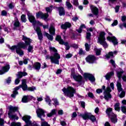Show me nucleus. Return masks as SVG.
Listing matches in <instances>:
<instances>
[{"instance_id": "59", "label": "nucleus", "mask_w": 126, "mask_h": 126, "mask_svg": "<svg viewBox=\"0 0 126 126\" xmlns=\"http://www.w3.org/2000/svg\"><path fill=\"white\" fill-rule=\"evenodd\" d=\"M71 57H72V54H68L66 55V59H70V58H71Z\"/></svg>"}, {"instance_id": "50", "label": "nucleus", "mask_w": 126, "mask_h": 126, "mask_svg": "<svg viewBox=\"0 0 126 126\" xmlns=\"http://www.w3.org/2000/svg\"><path fill=\"white\" fill-rule=\"evenodd\" d=\"M122 74H123V72H117V76L119 79H121V77H122Z\"/></svg>"}, {"instance_id": "19", "label": "nucleus", "mask_w": 126, "mask_h": 126, "mask_svg": "<svg viewBox=\"0 0 126 126\" xmlns=\"http://www.w3.org/2000/svg\"><path fill=\"white\" fill-rule=\"evenodd\" d=\"M107 40L108 41H109L110 42H112L114 45V46H116V45H118V40H117V38H116V37L115 36H108L106 38Z\"/></svg>"}, {"instance_id": "1", "label": "nucleus", "mask_w": 126, "mask_h": 126, "mask_svg": "<svg viewBox=\"0 0 126 126\" xmlns=\"http://www.w3.org/2000/svg\"><path fill=\"white\" fill-rule=\"evenodd\" d=\"M23 40L25 41L24 42H20L17 45H14L10 48L12 52H14L16 50V53L19 55V56H23L24 55V51L21 50V48L23 49H26L27 46H29L27 49L28 53H33V46L30 45L32 40L28 38L27 37L23 35Z\"/></svg>"}, {"instance_id": "48", "label": "nucleus", "mask_w": 126, "mask_h": 126, "mask_svg": "<svg viewBox=\"0 0 126 126\" xmlns=\"http://www.w3.org/2000/svg\"><path fill=\"white\" fill-rule=\"evenodd\" d=\"M8 7L10 9H12V8H14V4L13 3H10L8 5Z\"/></svg>"}, {"instance_id": "38", "label": "nucleus", "mask_w": 126, "mask_h": 126, "mask_svg": "<svg viewBox=\"0 0 126 126\" xmlns=\"http://www.w3.org/2000/svg\"><path fill=\"white\" fill-rule=\"evenodd\" d=\"M10 126H21V123L13 122L11 123Z\"/></svg>"}, {"instance_id": "62", "label": "nucleus", "mask_w": 126, "mask_h": 126, "mask_svg": "<svg viewBox=\"0 0 126 126\" xmlns=\"http://www.w3.org/2000/svg\"><path fill=\"white\" fill-rule=\"evenodd\" d=\"M28 61H29V59H25L24 60V64H27L28 63Z\"/></svg>"}, {"instance_id": "3", "label": "nucleus", "mask_w": 126, "mask_h": 126, "mask_svg": "<svg viewBox=\"0 0 126 126\" xmlns=\"http://www.w3.org/2000/svg\"><path fill=\"white\" fill-rule=\"evenodd\" d=\"M62 91L63 92L65 96L71 98L74 96V94L76 93V90L72 87L69 86L67 88H64Z\"/></svg>"}, {"instance_id": "11", "label": "nucleus", "mask_w": 126, "mask_h": 126, "mask_svg": "<svg viewBox=\"0 0 126 126\" xmlns=\"http://www.w3.org/2000/svg\"><path fill=\"white\" fill-rule=\"evenodd\" d=\"M56 41H58L59 42V44L61 45H64L65 46V50L67 51L69 50V45H68V43H65L63 42V40L62 39V36L60 35H57L56 37Z\"/></svg>"}, {"instance_id": "25", "label": "nucleus", "mask_w": 126, "mask_h": 126, "mask_svg": "<svg viewBox=\"0 0 126 126\" xmlns=\"http://www.w3.org/2000/svg\"><path fill=\"white\" fill-rule=\"evenodd\" d=\"M91 8L92 9L93 13H94V14L95 15H97V14H98V13H99L98 8H97V7H95L94 6L91 5Z\"/></svg>"}, {"instance_id": "10", "label": "nucleus", "mask_w": 126, "mask_h": 126, "mask_svg": "<svg viewBox=\"0 0 126 126\" xmlns=\"http://www.w3.org/2000/svg\"><path fill=\"white\" fill-rule=\"evenodd\" d=\"M110 92H112V90H111L110 87H108L104 92V99H105V100L107 101L110 100V99L112 98V95H111V94H110Z\"/></svg>"}, {"instance_id": "7", "label": "nucleus", "mask_w": 126, "mask_h": 126, "mask_svg": "<svg viewBox=\"0 0 126 126\" xmlns=\"http://www.w3.org/2000/svg\"><path fill=\"white\" fill-rule=\"evenodd\" d=\"M26 82V79H23L22 81V89L24 91H26V90H28L29 91L32 92L36 90V88L34 86L28 88Z\"/></svg>"}, {"instance_id": "31", "label": "nucleus", "mask_w": 126, "mask_h": 126, "mask_svg": "<svg viewBox=\"0 0 126 126\" xmlns=\"http://www.w3.org/2000/svg\"><path fill=\"white\" fill-rule=\"evenodd\" d=\"M66 6L68 9H72V8H73L72 5H71V3L68 1L66 2Z\"/></svg>"}, {"instance_id": "47", "label": "nucleus", "mask_w": 126, "mask_h": 126, "mask_svg": "<svg viewBox=\"0 0 126 126\" xmlns=\"http://www.w3.org/2000/svg\"><path fill=\"white\" fill-rule=\"evenodd\" d=\"M91 37V33L88 32H87L86 38L87 40H90V37Z\"/></svg>"}, {"instance_id": "26", "label": "nucleus", "mask_w": 126, "mask_h": 126, "mask_svg": "<svg viewBox=\"0 0 126 126\" xmlns=\"http://www.w3.org/2000/svg\"><path fill=\"white\" fill-rule=\"evenodd\" d=\"M90 113L85 112L84 114H81L80 116L83 118V120H89L90 117Z\"/></svg>"}, {"instance_id": "61", "label": "nucleus", "mask_w": 126, "mask_h": 126, "mask_svg": "<svg viewBox=\"0 0 126 126\" xmlns=\"http://www.w3.org/2000/svg\"><path fill=\"white\" fill-rule=\"evenodd\" d=\"M115 12H119V10H120V6H116L115 8Z\"/></svg>"}, {"instance_id": "17", "label": "nucleus", "mask_w": 126, "mask_h": 126, "mask_svg": "<svg viewBox=\"0 0 126 126\" xmlns=\"http://www.w3.org/2000/svg\"><path fill=\"white\" fill-rule=\"evenodd\" d=\"M36 17L37 18H39L40 17L42 19H44V20H46L47 17H49V14L47 13H43L41 12L36 13Z\"/></svg>"}, {"instance_id": "41", "label": "nucleus", "mask_w": 126, "mask_h": 126, "mask_svg": "<svg viewBox=\"0 0 126 126\" xmlns=\"http://www.w3.org/2000/svg\"><path fill=\"white\" fill-rule=\"evenodd\" d=\"M17 94H18V92L17 91H13V94H11V97L12 98H15V97H16V95H17Z\"/></svg>"}, {"instance_id": "40", "label": "nucleus", "mask_w": 126, "mask_h": 126, "mask_svg": "<svg viewBox=\"0 0 126 126\" xmlns=\"http://www.w3.org/2000/svg\"><path fill=\"white\" fill-rule=\"evenodd\" d=\"M83 28H85V25H82L80 26V28L78 30V33H81V32H82V29Z\"/></svg>"}, {"instance_id": "21", "label": "nucleus", "mask_w": 126, "mask_h": 126, "mask_svg": "<svg viewBox=\"0 0 126 126\" xmlns=\"http://www.w3.org/2000/svg\"><path fill=\"white\" fill-rule=\"evenodd\" d=\"M55 8H56L57 10L59 11V15L60 16H63V15H64L65 14V11L64 10V9L63 7H55Z\"/></svg>"}, {"instance_id": "46", "label": "nucleus", "mask_w": 126, "mask_h": 126, "mask_svg": "<svg viewBox=\"0 0 126 126\" xmlns=\"http://www.w3.org/2000/svg\"><path fill=\"white\" fill-rule=\"evenodd\" d=\"M121 111L124 113V114H126V107L125 106L121 107Z\"/></svg>"}, {"instance_id": "22", "label": "nucleus", "mask_w": 126, "mask_h": 126, "mask_svg": "<svg viewBox=\"0 0 126 126\" xmlns=\"http://www.w3.org/2000/svg\"><path fill=\"white\" fill-rule=\"evenodd\" d=\"M117 54H118L117 51L110 52L105 56V57L106 59H113Z\"/></svg>"}, {"instance_id": "34", "label": "nucleus", "mask_w": 126, "mask_h": 126, "mask_svg": "<svg viewBox=\"0 0 126 126\" xmlns=\"http://www.w3.org/2000/svg\"><path fill=\"white\" fill-rule=\"evenodd\" d=\"M94 51L96 53V56H100L101 54V51H102V49H97L96 48H94Z\"/></svg>"}, {"instance_id": "54", "label": "nucleus", "mask_w": 126, "mask_h": 126, "mask_svg": "<svg viewBox=\"0 0 126 126\" xmlns=\"http://www.w3.org/2000/svg\"><path fill=\"white\" fill-rule=\"evenodd\" d=\"M73 3L74 5H78V0H73Z\"/></svg>"}, {"instance_id": "53", "label": "nucleus", "mask_w": 126, "mask_h": 126, "mask_svg": "<svg viewBox=\"0 0 126 126\" xmlns=\"http://www.w3.org/2000/svg\"><path fill=\"white\" fill-rule=\"evenodd\" d=\"M112 26H116V25H118V21L117 20H115L114 22L112 24Z\"/></svg>"}, {"instance_id": "63", "label": "nucleus", "mask_w": 126, "mask_h": 126, "mask_svg": "<svg viewBox=\"0 0 126 126\" xmlns=\"http://www.w3.org/2000/svg\"><path fill=\"white\" fill-rule=\"evenodd\" d=\"M79 54L80 55H84V52L83 51V50H82V49H80Z\"/></svg>"}, {"instance_id": "20", "label": "nucleus", "mask_w": 126, "mask_h": 126, "mask_svg": "<svg viewBox=\"0 0 126 126\" xmlns=\"http://www.w3.org/2000/svg\"><path fill=\"white\" fill-rule=\"evenodd\" d=\"M34 30L37 33V36L38 37V39L39 40H42V39H43V34H42V32H41V29H40V28L38 27H34Z\"/></svg>"}, {"instance_id": "8", "label": "nucleus", "mask_w": 126, "mask_h": 126, "mask_svg": "<svg viewBox=\"0 0 126 126\" xmlns=\"http://www.w3.org/2000/svg\"><path fill=\"white\" fill-rule=\"evenodd\" d=\"M28 15L29 21L31 23H32L34 29H35V27H37V25H39L40 26H42V25H43V24H42V23H40L39 21L35 20V17L33 15H29V14Z\"/></svg>"}, {"instance_id": "23", "label": "nucleus", "mask_w": 126, "mask_h": 126, "mask_svg": "<svg viewBox=\"0 0 126 126\" xmlns=\"http://www.w3.org/2000/svg\"><path fill=\"white\" fill-rule=\"evenodd\" d=\"M115 75V73L114 71H111L107 73L105 76L104 77L105 78V79L106 80H109V79H111L112 78V76H113V75Z\"/></svg>"}, {"instance_id": "29", "label": "nucleus", "mask_w": 126, "mask_h": 126, "mask_svg": "<svg viewBox=\"0 0 126 126\" xmlns=\"http://www.w3.org/2000/svg\"><path fill=\"white\" fill-rule=\"evenodd\" d=\"M44 36H45L47 37V38L48 39V40H50V41H53V39H54V37L52 35H50L48 32H44L43 33Z\"/></svg>"}, {"instance_id": "16", "label": "nucleus", "mask_w": 126, "mask_h": 126, "mask_svg": "<svg viewBox=\"0 0 126 126\" xmlns=\"http://www.w3.org/2000/svg\"><path fill=\"white\" fill-rule=\"evenodd\" d=\"M83 76L84 78H88L89 80H90L92 82H95V77L93 75L89 73H84Z\"/></svg>"}, {"instance_id": "57", "label": "nucleus", "mask_w": 126, "mask_h": 126, "mask_svg": "<svg viewBox=\"0 0 126 126\" xmlns=\"http://www.w3.org/2000/svg\"><path fill=\"white\" fill-rule=\"evenodd\" d=\"M22 88V85L17 87L14 88V91H17V90H19V89H20V88Z\"/></svg>"}, {"instance_id": "44", "label": "nucleus", "mask_w": 126, "mask_h": 126, "mask_svg": "<svg viewBox=\"0 0 126 126\" xmlns=\"http://www.w3.org/2000/svg\"><path fill=\"white\" fill-rule=\"evenodd\" d=\"M53 101L54 102L53 104H54L55 106H58L59 101H58V100L56 98L53 99Z\"/></svg>"}, {"instance_id": "4", "label": "nucleus", "mask_w": 126, "mask_h": 126, "mask_svg": "<svg viewBox=\"0 0 126 126\" xmlns=\"http://www.w3.org/2000/svg\"><path fill=\"white\" fill-rule=\"evenodd\" d=\"M106 33L102 32H100L99 34V37L98 38V43L103 46L104 48H108V44L106 42V37H105V35Z\"/></svg>"}, {"instance_id": "36", "label": "nucleus", "mask_w": 126, "mask_h": 126, "mask_svg": "<svg viewBox=\"0 0 126 126\" xmlns=\"http://www.w3.org/2000/svg\"><path fill=\"white\" fill-rule=\"evenodd\" d=\"M47 12H51L53 10V5H50L49 7H47L45 8Z\"/></svg>"}, {"instance_id": "51", "label": "nucleus", "mask_w": 126, "mask_h": 126, "mask_svg": "<svg viewBox=\"0 0 126 126\" xmlns=\"http://www.w3.org/2000/svg\"><path fill=\"white\" fill-rule=\"evenodd\" d=\"M77 67L79 71L81 73V74H83V71L81 70V68H80V66H79V64H77Z\"/></svg>"}, {"instance_id": "45", "label": "nucleus", "mask_w": 126, "mask_h": 126, "mask_svg": "<svg viewBox=\"0 0 126 126\" xmlns=\"http://www.w3.org/2000/svg\"><path fill=\"white\" fill-rule=\"evenodd\" d=\"M1 15H2V16H6V15H7V12H6L5 10L2 11Z\"/></svg>"}, {"instance_id": "32", "label": "nucleus", "mask_w": 126, "mask_h": 126, "mask_svg": "<svg viewBox=\"0 0 126 126\" xmlns=\"http://www.w3.org/2000/svg\"><path fill=\"white\" fill-rule=\"evenodd\" d=\"M52 101V100H51V99H50V97L48 95L46 96L45 97V102H46V103H48V105H49V106H51V102Z\"/></svg>"}, {"instance_id": "14", "label": "nucleus", "mask_w": 126, "mask_h": 126, "mask_svg": "<svg viewBox=\"0 0 126 126\" xmlns=\"http://www.w3.org/2000/svg\"><path fill=\"white\" fill-rule=\"evenodd\" d=\"M26 75H27V73L25 72H19L17 74L18 78L16 79L15 80V84L17 85V84L20 82V80H19V78H21L23 76H26Z\"/></svg>"}, {"instance_id": "9", "label": "nucleus", "mask_w": 126, "mask_h": 126, "mask_svg": "<svg viewBox=\"0 0 126 126\" xmlns=\"http://www.w3.org/2000/svg\"><path fill=\"white\" fill-rule=\"evenodd\" d=\"M117 87L118 92H121L119 95V97L120 98H124V97L126 96V92L123 91V88H122V84H121V82H117Z\"/></svg>"}, {"instance_id": "35", "label": "nucleus", "mask_w": 126, "mask_h": 126, "mask_svg": "<svg viewBox=\"0 0 126 126\" xmlns=\"http://www.w3.org/2000/svg\"><path fill=\"white\" fill-rule=\"evenodd\" d=\"M89 120H91L93 123H94V122H96V118H95V116L92 115V114H90V116L89 118Z\"/></svg>"}, {"instance_id": "58", "label": "nucleus", "mask_w": 126, "mask_h": 126, "mask_svg": "<svg viewBox=\"0 0 126 126\" xmlns=\"http://www.w3.org/2000/svg\"><path fill=\"white\" fill-rule=\"evenodd\" d=\"M81 106L82 108H85V102L84 101H81Z\"/></svg>"}, {"instance_id": "56", "label": "nucleus", "mask_w": 126, "mask_h": 126, "mask_svg": "<svg viewBox=\"0 0 126 126\" xmlns=\"http://www.w3.org/2000/svg\"><path fill=\"white\" fill-rule=\"evenodd\" d=\"M110 63H111V64H112V65L113 66H116V63H115V61H114L113 60H110Z\"/></svg>"}, {"instance_id": "2", "label": "nucleus", "mask_w": 126, "mask_h": 126, "mask_svg": "<svg viewBox=\"0 0 126 126\" xmlns=\"http://www.w3.org/2000/svg\"><path fill=\"white\" fill-rule=\"evenodd\" d=\"M50 52H54L53 56H50L47 55L46 57V60H50L52 63H55V64H60V59H61V55L58 53V50L55 47H49Z\"/></svg>"}, {"instance_id": "15", "label": "nucleus", "mask_w": 126, "mask_h": 126, "mask_svg": "<svg viewBox=\"0 0 126 126\" xmlns=\"http://www.w3.org/2000/svg\"><path fill=\"white\" fill-rule=\"evenodd\" d=\"M86 61L89 63H94L95 61H97V59L94 55H90L86 58Z\"/></svg>"}, {"instance_id": "12", "label": "nucleus", "mask_w": 126, "mask_h": 126, "mask_svg": "<svg viewBox=\"0 0 126 126\" xmlns=\"http://www.w3.org/2000/svg\"><path fill=\"white\" fill-rule=\"evenodd\" d=\"M36 113L38 118L41 119V120H43L42 118H45L46 117V115H45V113H46V112L42 108H37L36 111Z\"/></svg>"}, {"instance_id": "42", "label": "nucleus", "mask_w": 126, "mask_h": 126, "mask_svg": "<svg viewBox=\"0 0 126 126\" xmlns=\"http://www.w3.org/2000/svg\"><path fill=\"white\" fill-rule=\"evenodd\" d=\"M1 114L0 113V126H2L4 124V120L3 119L0 118Z\"/></svg>"}, {"instance_id": "5", "label": "nucleus", "mask_w": 126, "mask_h": 126, "mask_svg": "<svg viewBox=\"0 0 126 126\" xmlns=\"http://www.w3.org/2000/svg\"><path fill=\"white\" fill-rule=\"evenodd\" d=\"M9 112L8 113V116L10 119H15L16 120H18V117L16 115H11L12 113L18 111V108L17 107H13L11 105L8 106Z\"/></svg>"}, {"instance_id": "52", "label": "nucleus", "mask_w": 126, "mask_h": 126, "mask_svg": "<svg viewBox=\"0 0 126 126\" xmlns=\"http://www.w3.org/2000/svg\"><path fill=\"white\" fill-rule=\"evenodd\" d=\"M46 67H48V65H47L46 63H42L41 68H42V69H44V68H46Z\"/></svg>"}, {"instance_id": "64", "label": "nucleus", "mask_w": 126, "mask_h": 126, "mask_svg": "<svg viewBox=\"0 0 126 126\" xmlns=\"http://www.w3.org/2000/svg\"><path fill=\"white\" fill-rule=\"evenodd\" d=\"M110 87H111V89H112V90H114V89H115L114 83H110Z\"/></svg>"}, {"instance_id": "30", "label": "nucleus", "mask_w": 126, "mask_h": 126, "mask_svg": "<svg viewBox=\"0 0 126 126\" xmlns=\"http://www.w3.org/2000/svg\"><path fill=\"white\" fill-rule=\"evenodd\" d=\"M56 112H57V110H52L50 113L47 114V117H48L49 118H51V117H52L53 116H54V115H56Z\"/></svg>"}, {"instance_id": "55", "label": "nucleus", "mask_w": 126, "mask_h": 126, "mask_svg": "<svg viewBox=\"0 0 126 126\" xmlns=\"http://www.w3.org/2000/svg\"><path fill=\"white\" fill-rule=\"evenodd\" d=\"M96 93L100 94V93H102V92H103V90L98 89L96 90Z\"/></svg>"}, {"instance_id": "33", "label": "nucleus", "mask_w": 126, "mask_h": 126, "mask_svg": "<svg viewBox=\"0 0 126 126\" xmlns=\"http://www.w3.org/2000/svg\"><path fill=\"white\" fill-rule=\"evenodd\" d=\"M114 108L115 111L120 112V103H116L114 105Z\"/></svg>"}, {"instance_id": "13", "label": "nucleus", "mask_w": 126, "mask_h": 126, "mask_svg": "<svg viewBox=\"0 0 126 126\" xmlns=\"http://www.w3.org/2000/svg\"><path fill=\"white\" fill-rule=\"evenodd\" d=\"M71 77H72L73 79L77 82H81V81H82V76L78 74H75L72 71H71Z\"/></svg>"}, {"instance_id": "28", "label": "nucleus", "mask_w": 126, "mask_h": 126, "mask_svg": "<svg viewBox=\"0 0 126 126\" xmlns=\"http://www.w3.org/2000/svg\"><path fill=\"white\" fill-rule=\"evenodd\" d=\"M49 32L51 35H55L56 34V29H55V27L52 25L50 26Z\"/></svg>"}, {"instance_id": "60", "label": "nucleus", "mask_w": 126, "mask_h": 126, "mask_svg": "<svg viewBox=\"0 0 126 126\" xmlns=\"http://www.w3.org/2000/svg\"><path fill=\"white\" fill-rule=\"evenodd\" d=\"M6 83H10L11 82V77H8L7 79L6 80Z\"/></svg>"}, {"instance_id": "27", "label": "nucleus", "mask_w": 126, "mask_h": 126, "mask_svg": "<svg viewBox=\"0 0 126 126\" xmlns=\"http://www.w3.org/2000/svg\"><path fill=\"white\" fill-rule=\"evenodd\" d=\"M70 26H71V24L70 23L66 22L61 26V28L62 29H64L66 30V29H67V28H69Z\"/></svg>"}, {"instance_id": "24", "label": "nucleus", "mask_w": 126, "mask_h": 126, "mask_svg": "<svg viewBox=\"0 0 126 126\" xmlns=\"http://www.w3.org/2000/svg\"><path fill=\"white\" fill-rule=\"evenodd\" d=\"M32 68L35 69V70H40L41 68V63L39 62H36L32 65Z\"/></svg>"}, {"instance_id": "49", "label": "nucleus", "mask_w": 126, "mask_h": 126, "mask_svg": "<svg viewBox=\"0 0 126 126\" xmlns=\"http://www.w3.org/2000/svg\"><path fill=\"white\" fill-rule=\"evenodd\" d=\"M20 24V23H19V21H18V20H17L14 23V26L15 27H19Z\"/></svg>"}, {"instance_id": "6", "label": "nucleus", "mask_w": 126, "mask_h": 126, "mask_svg": "<svg viewBox=\"0 0 126 126\" xmlns=\"http://www.w3.org/2000/svg\"><path fill=\"white\" fill-rule=\"evenodd\" d=\"M112 111H113L112 108H107L106 110V114L110 117V120L112 123L116 124V123L118 122V119H117V116H116V114H114V113H112V115L110 114L112 113Z\"/></svg>"}, {"instance_id": "39", "label": "nucleus", "mask_w": 126, "mask_h": 126, "mask_svg": "<svg viewBox=\"0 0 126 126\" xmlns=\"http://www.w3.org/2000/svg\"><path fill=\"white\" fill-rule=\"evenodd\" d=\"M85 47L87 52H88L89 50H90V45H89L88 43H85Z\"/></svg>"}, {"instance_id": "43", "label": "nucleus", "mask_w": 126, "mask_h": 126, "mask_svg": "<svg viewBox=\"0 0 126 126\" xmlns=\"http://www.w3.org/2000/svg\"><path fill=\"white\" fill-rule=\"evenodd\" d=\"M21 18L22 22H26V17L25 15H22Z\"/></svg>"}, {"instance_id": "18", "label": "nucleus", "mask_w": 126, "mask_h": 126, "mask_svg": "<svg viewBox=\"0 0 126 126\" xmlns=\"http://www.w3.org/2000/svg\"><path fill=\"white\" fill-rule=\"evenodd\" d=\"M9 68H10V66L8 64L2 67V70H0V75L4 74L5 72H7L9 70Z\"/></svg>"}, {"instance_id": "37", "label": "nucleus", "mask_w": 126, "mask_h": 126, "mask_svg": "<svg viewBox=\"0 0 126 126\" xmlns=\"http://www.w3.org/2000/svg\"><path fill=\"white\" fill-rule=\"evenodd\" d=\"M22 101L23 102V103H28V96H24L22 99Z\"/></svg>"}]
</instances>
